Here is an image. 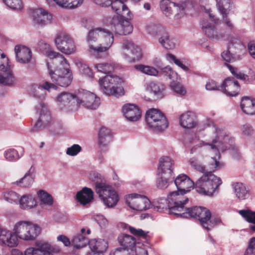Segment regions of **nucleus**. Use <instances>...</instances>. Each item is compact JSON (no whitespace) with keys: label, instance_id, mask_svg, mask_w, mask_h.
Masks as SVG:
<instances>
[{"label":"nucleus","instance_id":"a18cd8bd","mask_svg":"<svg viewBox=\"0 0 255 255\" xmlns=\"http://www.w3.org/2000/svg\"><path fill=\"white\" fill-rule=\"evenodd\" d=\"M132 255H147V248L143 244L137 243L133 248H131Z\"/></svg>","mask_w":255,"mask_h":255},{"label":"nucleus","instance_id":"3c124183","mask_svg":"<svg viewBox=\"0 0 255 255\" xmlns=\"http://www.w3.org/2000/svg\"><path fill=\"white\" fill-rule=\"evenodd\" d=\"M226 65L228 68L232 75L236 78L243 80H246L248 78V76L247 75L239 71L237 68L233 67L232 65L229 64H226Z\"/></svg>","mask_w":255,"mask_h":255},{"label":"nucleus","instance_id":"473e14b6","mask_svg":"<svg viewBox=\"0 0 255 255\" xmlns=\"http://www.w3.org/2000/svg\"><path fill=\"white\" fill-rule=\"evenodd\" d=\"M20 206L23 209H29L35 207L37 204L35 198L31 194L23 195L19 200Z\"/></svg>","mask_w":255,"mask_h":255},{"label":"nucleus","instance_id":"393cba45","mask_svg":"<svg viewBox=\"0 0 255 255\" xmlns=\"http://www.w3.org/2000/svg\"><path fill=\"white\" fill-rule=\"evenodd\" d=\"M91 231L89 228L81 229L80 233L75 236L72 240V244L74 247L77 249L85 247L90 241L86 235H89Z\"/></svg>","mask_w":255,"mask_h":255},{"label":"nucleus","instance_id":"1a4fd4ad","mask_svg":"<svg viewBox=\"0 0 255 255\" xmlns=\"http://www.w3.org/2000/svg\"><path fill=\"white\" fill-rule=\"evenodd\" d=\"M146 30L149 33L159 36V42L166 49H171L175 47V43L162 26L152 24L146 26Z\"/></svg>","mask_w":255,"mask_h":255},{"label":"nucleus","instance_id":"f257e3e1","mask_svg":"<svg viewBox=\"0 0 255 255\" xmlns=\"http://www.w3.org/2000/svg\"><path fill=\"white\" fill-rule=\"evenodd\" d=\"M212 163L207 169V171L194 183V188L196 191L202 195L213 196V194L218 191L219 187L222 184V181L220 177L215 175L213 173L218 168H220L221 164L216 158L212 157Z\"/></svg>","mask_w":255,"mask_h":255},{"label":"nucleus","instance_id":"bb28decb","mask_svg":"<svg viewBox=\"0 0 255 255\" xmlns=\"http://www.w3.org/2000/svg\"><path fill=\"white\" fill-rule=\"evenodd\" d=\"M76 199L81 204L87 205L94 199V192L91 188L85 187L77 192Z\"/></svg>","mask_w":255,"mask_h":255},{"label":"nucleus","instance_id":"6e6552de","mask_svg":"<svg viewBox=\"0 0 255 255\" xmlns=\"http://www.w3.org/2000/svg\"><path fill=\"white\" fill-rule=\"evenodd\" d=\"M122 13L117 14V15L114 16L111 20V27L112 30L116 34L119 35H127L132 32L133 27L130 22L128 20L130 18H128L122 16Z\"/></svg>","mask_w":255,"mask_h":255},{"label":"nucleus","instance_id":"c756f323","mask_svg":"<svg viewBox=\"0 0 255 255\" xmlns=\"http://www.w3.org/2000/svg\"><path fill=\"white\" fill-rule=\"evenodd\" d=\"M98 145L101 147L106 146L112 141L113 136L110 130L105 127H102L98 132Z\"/></svg>","mask_w":255,"mask_h":255},{"label":"nucleus","instance_id":"ea45409f","mask_svg":"<svg viewBox=\"0 0 255 255\" xmlns=\"http://www.w3.org/2000/svg\"><path fill=\"white\" fill-rule=\"evenodd\" d=\"M53 1L62 7L74 8L82 4L83 0H53Z\"/></svg>","mask_w":255,"mask_h":255},{"label":"nucleus","instance_id":"5701e85b","mask_svg":"<svg viewBox=\"0 0 255 255\" xmlns=\"http://www.w3.org/2000/svg\"><path fill=\"white\" fill-rule=\"evenodd\" d=\"M14 51L17 61L21 63L29 62L32 58V53L30 49L22 45H16Z\"/></svg>","mask_w":255,"mask_h":255},{"label":"nucleus","instance_id":"6ab92c4d","mask_svg":"<svg viewBox=\"0 0 255 255\" xmlns=\"http://www.w3.org/2000/svg\"><path fill=\"white\" fill-rule=\"evenodd\" d=\"M173 160L169 156H163L159 159L158 171L161 175L172 176L174 168Z\"/></svg>","mask_w":255,"mask_h":255},{"label":"nucleus","instance_id":"5fc2aeb1","mask_svg":"<svg viewBox=\"0 0 255 255\" xmlns=\"http://www.w3.org/2000/svg\"><path fill=\"white\" fill-rule=\"evenodd\" d=\"M5 157L8 161H14L18 159L20 156L18 151L14 149H9L5 151Z\"/></svg>","mask_w":255,"mask_h":255},{"label":"nucleus","instance_id":"423d86ee","mask_svg":"<svg viewBox=\"0 0 255 255\" xmlns=\"http://www.w3.org/2000/svg\"><path fill=\"white\" fill-rule=\"evenodd\" d=\"M186 192L174 191L171 192L167 197L168 202L169 213L173 214L176 217L183 218V212H186L185 205L189 199L184 196Z\"/></svg>","mask_w":255,"mask_h":255},{"label":"nucleus","instance_id":"20e7f679","mask_svg":"<svg viewBox=\"0 0 255 255\" xmlns=\"http://www.w3.org/2000/svg\"><path fill=\"white\" fill-rule=\"evenodd\" d=\"M60 62V66L54 69V71L48 67L49 74L52 81L55 84L61 87H66L68 86L73 80V74L70 69L69 64L64 57H60L57 60Z\"/></svg>","mask_w":255,"mask_h":255},{"label":"nucleus","instance_id":"ddd939ff","mask_svg":"<svg viewBox=\"0 0 255 255\" xmlns=\"http://www.w3.org/2000/svg\"><path fill=\"white\" fill-rule=\"evenodd\" d=\"M126 203L131 209L139 211L148 209L150 205V201L146 196L138 194L127 196Z\"/></svg>","mask_w":255,"mask_h":255},{"label":"nucleus","instance_id":"f8f14e48","mask_svg":"<svg viewBox=\"0 0 255 255\" xmlns=\"http://www.w3.org/2000/svg\"><path fill=\"white\" fill-rule=\"evenodd\" d=\"M183 218H192L198 220L201 223H206L211 219V213L209 210L202 207L194 206L186 209L182 214Z\"/></svg>","mask_w":255,"mask_h":255},{"label":"nucleus","instance_id":"338daca9","mask_svg":"<svg viewBox=\"0 0 255 255\" xmlns=\"http://www.w3.org/2000/svg\"><path fill=\"white\" fill-rule=\"evenodd\" d=\"M245 255H255V238H253L251 240Z\"/></svg>","mask_w":255,"mask_h":255},{"label":"nucleus","instance_id":"864d4df0","mask_svg":"<svg viewBox=\"0 0 255 255\" xmlns=\"http://www.w3.org/2000/svg\"><path fill=\"white\" fill-rule=\"evenodd\" d=\"M7 6L13 9H20L22 7L21 0H2Z\"/></svg>","mask_w":255,"mask_h":255},{"label":"nucleus","instance_id":"de8ad7c7","mask_svg":"<svg viewBox=\"0 0 255 255\" xmlns=\"http://www.w3.org/2000/svg\"><path fill=\"white\" fill-rule=\"evenodd\" d=\"M29 241L34 240L41 233V228L38 224L27 226Z\"/></svg>","mask_w":255,"mask_h":255},{"label":"nucleus","instance_id":"49530a36","mask_svg":"<svg viewBox=\"0 0 255 255\" xmlns=\"http://www.w3.org/2000/svg\"><path fill=\"white\" fill-rule=\"evenodd\" d=\"M138 70L151 76H157L158 75V71L154 67L143 65H138L135 66Z\"/></svg>","mask_w":255,"mask_h":255},{"label":"nucleus","instance_id":"7c9ffc66","mask_svg":"<svg viewBox=\"0 0 255 255\" xmlns=\"http://www.w3.org/2000/svg\"><path fill=\"white\" fill-rule=\"evenodd\" d=\"M35 225V224H15L13 228V232L18 239L25 241H29V232L27 226Z\"/></svg>","mask_w":255,"mask_h":255},{"label":"nucleus","instance_id":"a878e982","mask_svg":"<svg viewBox=\"0 0 255 255\" xmlns=\"http://www.w3.org/2000/svg\"><path fill=\"white\" fill-rule=\"evenodd\" d=\"M160 6L161 10L167 16H169L172 13L173 8L176 9L177 11H181L185 10L184 3L177 5L170 0H162Z\"/></svg>","mask_w":255,"mask_h":255},{"label":"nucleus","instance_id":"4d7b16f0","mask_svg":"<svg viewBox=\"0 0 255 255\" xmlns=\"http://www.w3.org/2000/svg\"><path fill=\"white\" fill-rule=\"evenodd\" d=\"M172 89L181 96H184L186 91L183 86L179 83L172 82L170 84Z\"/></svg>","mask_w":255,"mask_h":255},{"label":"nucleus","instance_id":"72a5a7b5","mask_svg":"<svg viewBox=\"0 0 255 255\" xmlns=\"http://www.w3.org/2000/svg\"><path fill=\"white\" fill-rule=\"evenodd\" d=\"M39 48L40 51L45 53V54L50 58H56L57 60L60 59V57H64L61 54L51 51L50 50V45L44 41L41 40L38 43Z\"/></svg>","mask_w":255,"mask_h":255},{"label":"nucleus","instance_id":"dca6fc26","mask_svg":"<svg viewBox=\"0 0 255 255\" xmlns=\"http://www.w3.org/2000/svg\"><path fill=\"white\" fill-rule=\"evenodd\" d=\"M240 86L234 78H226L221 85V91L229 96H236L240 92Z\"/></svg>","mask_w":255,"mask_h":255},{"label":"nucleus","instance_id":"69168bd1","mask_svg":"<svg viewBox=\"0 0 255 255\" xmlns=\"http://www.w3.org/2000/svg\"><path fill=\"white\" fill-rule=\"evenodd\" d=\"M79 68L81 72L85 76L89 77H92L93 76V72L88 65L81 64Z\"/></svg>","mask_w":255,"mask_h":255},{"label":"nucleus","instance_id":"cd10ccee","mask_svg":"<svg viewBox=\"0 0 255 255\" xmlns=\"http://www.w3.org/2000/svg\"><path fill=\"white\" fill-rule=\"evenodd\" d=\"M242 111L248 115H255V100L249 97L242 98L240 104Z\"/></svg>","mask_w":255,"mask_h":255},{"label":"nucleus","instance_id":"7ed1b4c3","mask_svg":"<svg viewBox=\"0 0 255 255\" xmlns=\"http://www.w3.org/2000/svg\"><path fill=\"white\" fill-rule=\"evenodd\" d=\"M99 176L98 173H94L93 177H91L95 182L96 192L106 206L115 207L119 200V195L111 186L102 181L99 182Z\"/></svg>","mask_w":255,"mask_h":255},{"label":"nucleus","instance_id":"680f3d73","mask_svg":"<svg viewBox=\"0 0 255 255\" xmlns=\"http://www.w3.org/2000/svg\"><path fill=\"white\" fill-rule=\"evenodd\" d=\"M56 86L48 82H45L43 85H39L37 87V89L35 90L36 93H38L39 91H43L44 90L49 91L51 89H56Z\"/></svg>","mask_w":255,"mask_h":255},{"label":"nucleus","instance_id":"f704fd0d","mask_svg":"<svg viewBox=\"0 0 255 255\" xmlns=\"http://www.w3.org/2000/svg\"><path fill=\"white\" fill-rule=\"evenodd\" d=\"M41 107L45 113L40 114L39 119L35 125L34 128H37V129H40L42 125L44 127L48 125L51 119L49 112L47 110L46 107L43 106V104H41Z\"/></svg>","mask_w":255,"mask_h":255},{"label":"nucleus","instance_id":"09e8293b","mask_svg":"<svg viewBox=\"0 0 255 255\" xmlns=\"http://www.w3.org/2000/svg\"><path fill=\"white\" fill-rule=\"evenodd\" d=\"M239 214L249 223H255V211L250 210H242Z\"/></svg>","mask_w":255,"mask_h":255},{"label":"nucleus","instance_id":"bf43d9fd","mask_svg":"<svg viewBox=\"0 0 255 255\" xmlns=\"http://www.w3.org/2000/svg\"><path fill=\"white\" fill-rule=\"evenodd\" d=\"M189 162L191 166L195 169L202 173H204L207 171L205 169V167L201 165L195 158H190Z\"/></svg>","mask_w":255,"mask_h":255},{"label":"nucleus","instance_id":"052dcab7","mask_svg":"<svg viewBox=\"0 0 255 255\" xmlns=\"http://www.w3.org/2000/svg\"><path fill=\"white\" fill-rule=\"evenodd\" d=\"M81 150L82 148L79 144H74L67 149L66 153L70 156H75L79 153Z\"/></svg>","mask_w":255,"mask_h":255},{"label":"nucleus","instance_id":"0e129e2a","mask_svg":"<svg viewBox=\"0 0 255 255\" xmlns=\"http://www.w3.org/2000/svg\"><path fill=\"white\" fill-rule=\"evenodd\" d=\"M150 87L151 91L156 95L161 94L163 90L162 85L160 86L159 84L155 83H150Z\"/></svg>","mask_w":255,"mask_h":255},{"label":"nucleus","instance_id":"39448f33","mask_svg":"<svg viewBox=\"0 0 255 255\" xmlns=\"http://www.w3.org/2000/svg\"><path fill=\"white\" fill-rule=\"evenodd\" d=\"M122 82L118 76L107 75L99 79V84L100 89L106 95L119 97L124 95V89L120 86Z\"/></svg>","mask_w":255,"mask_h":255},{"label":"nucleus","instance_id":"f03ea898","mask_svg":"<svg viewBox=\"0 0 255 255\" xmlns=\"http://www.w3.org/2000/svg\"><path fill=\"white\" fill-rule=\"evenodd\" d=\"M87 41L90 49L95 52H104L111 48L114 41V37L110 30L98 27L89 32Z\"/></svg>","mask_w":255,"mask_h":255},{"label":"nucleus","instance_id":"774afa93","mask_svg":"<svg viewBox=\"0 0 255 255\" xmlns=\"http://www.w3.org/2000/svg\"><path fill=\"white\" fill-rule=\"evenodd\" d=\"M129 230L131 234L139 237L144 238L147 233V232H145L141 229H136L130 226L129 227Z\"/></svg>","mask_w":255,"mask_h":255},{"label":"nucleus","instance_id":"9d476101","mask_svg":"<svg viewBox=\"0 0 255 255\" xmlns=\"http://www.w3.org/2000/svg\"><path fill=\"white\" fill-rule=\"evenodd\" d=\"M121 53L129 62L139 60L142 57L141 49L131 41L126 40L121 47Z\"/></svg>","mask_w":255,"mask_h":255},{"label":"nucleus","instance_id":"412c9836","mask_svg":"<svg viewBox=\"0 0 255 255\" xmlns=\"http://www.w3.org/2000/svg\"><path fill=\"white\" fill-rule=\"evenodd\" d=\"M57 101L61 106L67 107L71 110H76L78 94L76 95L69 93L62 92L58 97Z\"/></svg>","mask_w":255,"mask_h":255},{"label":"nucleus","instance_id":"a19ab883","mask_svg":"<svg viewBox=\"0 0 255 255\" xmlns=\"http://www.w3.org/2000/svg\"><path fill=\"white\" fill-rule=\"evenodd\" d=\"M37 196L40 200L41 204H44L49 206H51L53 205V197L44 190H39L37 192Z\"/></svg>","mask_w":255,"mask_h":255},{"label":"nucleus","instance_id":"a211bd4d","mask_svg":"<svg viewBox=\"0 0 255 255\" xmlns=\"http://www.w3.org/2000/svg\"><path fill=\"white\" fill-rule=\"evenodd\" d=\"M0 242L6 246L14 248L18 245L19 240L14 232L0 228Z\"/></svg>","mask_w":255,"mask_h":255},{"label":"nucleus","instance_id":"13d9d810","mask_svg":"<svg viewBox=\"0 0 255 255\" xmlns=\"http://www.w3.org/2000/svg\"><path fill=\"white\" fill-rule=\"evenodd\" d=\"M217 3V7L222 15H227V9L225 8V6L227 4H229V0H216Z\"/></svg>","mask_w":255,"mask_h":255},{"label":"nucleus","instance_id":"b1692460","mask_svg":"<svg viewBox=\"0 0 255 255\" xmlns=\"http://www.w3.org/2000/svg\"><path fill=\"white\" fill-rule=\"evenodd\" d=\"M180 125L184 128L191 129L195 128L197 124L195 115L190 111L182 114L179 118Z\"/></svg>","mask_w":255,"mask_h":255},{"label":"nucleus","instance_id":"4be33fe9","mask_svg":"<svg viewBox=\"0 0 255 255\" xmlns=\"http://www.w3.org/2000/svg\"><path fill=\"white\" fill-rule=\"evenodd\" d=\"M177 190L183 192H188L194 186V182L186 174H179L174 180Z\"/></svg>","mask_w":255,"mask_h":255},{"label":"nucleus","instance_id":"2f4dec72","mask_svg":"<svg viewBox=\"0 0 255 255\" xmlns=\"http://www.w3.org/2000/svg\"><path fill=\"white\" fill-rule=\"evenodd\" d=\"M50 250V245L43 244L39 248H29L26 249L25 255H52Z\"/></svg>","mask_w":255,"mask_h":255},{"label":"nucleus","instance_id":"4468645a","mask_svg":"<svg viewBox=\"0 0 255 255\" xmlns=\"http://www.w3.org/2000/svg\"><path fill=\"white\" fill-rule=\"evenodd\" d=\"M55 43L58 50L66 54H71L76 50L73 40L65 33L58 34L55 39Z\"/></svg>","mask_w":255,"mask_h":255},{"label":"nucleus","instance_id":"37998d69","mask_svg":"<svg viewBox=\"0 0 255 255\" xmlns=\"http://www.w3.org/2000/svg\"><path fill=\"white\" fill-rule=\"evenodd\" d=\"M159 76H162L166 79H169L170 80H174L177 76V74L174 72L172 68L169 66L165 67L161 69L158 72Z\"/></svg>","mask_w":255,"mask_h":255},{"label":"nucleus","instance_id":"8fccbe9b","mask_svg":"<svg viewBox=\"0 0 255 255\" xmlns=\"http://www.w3.org/2000/svg\"><path fill=\"white\" fill-rule=\"evenodd\" d=\"M3 197L5 200L11 203H17L19 199L18 194L12 191L4 192Z\"/></svg>","mask_w":255,"mask_h":255},{"label":"nucleus","instance_id":"c85d7f7f","mask_svg":"<svg viewBox=\"0 0 255 255\" xmlns=\"http://www.w3.org/2000/svg\"><path fill=\"white\" fill-rule=\"evenodd\" d=\"M89 247L92 251L91 253L102 254L106 251L108 247V242L103 239H92L89 242Z\"/></svg>","mask_w":255,"mask_h":255},{"label":"nucleus","instance_id":"58836bf2","mask_svg":"<svg viewBox=\"0 0 255 255\" xmlns=\"http://www.w3.org/2000/svg\"><path fill=\"white\" fill-rule=\"evenodd\" d=\"M115 65L113 62H109L95 65V68L100 72L109 75L114 70Z\"/></svg>","mask_w":255,"mask_h":255},{"label":"nucleus","instance_id":"603ef678","mask_svg":"<svg viewBox=\"0 0 255 255\" xmlns=\"http://www.w3.org/2000/svg\"><path fill=\"white\" fill-rule=\"evenodd\" d=\"M231 45L230 43L228 46L227 50L224 51L221 54V56L223 59L228 63L233 62L236 60V58L232 53H231L230 49H231Z\"/></svg>","mask_w":255,"mask_h":255},{"label":"nucleus","instance_id":"9b49d317","mask_svg":"<svg viewBox=\"0 0 255 255\" xmlns=\"http://www.w3.org/2000/svg\"><path fill=\"white\" fill-rule=\"evenodd\" d=\"M100 99L94 93L82 90L78 93L77 109L81 105L90 109H96L100 105Z\"/></svg>","mask_w":255,"mask_h":255},{"label":"nucleus","instance_id":"c9c22d12","mask_svg":"<svg viewBox=\"0 0 255 255\" xmlns=\"http://www.w3.org/2000/svg\"><path fill=\"white\" fill-rule=\"evenodd\" d=\"M202 29L205 34L210 38L218 40L223 37V34L217 31L214 26L202 25Z\"/></svg>","mask_w":255,"mask_h":255},{"label":"nucleus","instance_id":"f3484780","mask_svg":"<svg viewBox=\"0 0 255 255\" xmlns=\"http://www.w3.org/2000/svg\"><path fill=\"white\" fill-rule=\"evenodd\" d=\"M32 17L34 24L41 27L50 23L52 19V15L42 8L33 10Z\"/></svg>","mask_w":255,"mask_h":255},{"label":"nucleus","instance_id":"4c0bfd02","mask_svg":"<svg viewBox=\"0 0 255 255\" xmlns=\"http://www.w3.org/2000/svg\"><path fill=\"white\" fill-rule=\"evenodd\" d=\"M120 244L127 249L133 248V247L136 244L135 243V239L128 235H121L118 237Z\"/></svg>","mask_w":255,"mask_h":255},{"label":"nucleus","instance_id":"e433bc0d","mask_svg":"<svg viewBox=\"0 0 255 255\" xmlns=\"http://www.w3.org/2000/svg\"><path fill=\"white\" fill-rule=\"evenodd\" d=\"M234 187L236 196L239 199L244 200L249 197V191L244 184L236 183Z\"/></svg>","mask_w":255,"mask_h":255},{"label":"nucleus","instance_id":"6e6d98bb","mask_svg":"<svg viewBox=\"0 0 255 255\" xmlns=\"http://www.w3.org/2000/svg\"><path fill=\"white\" fill-rule=\"evenodd\" d=\"M171 177L164 175H161V177L158 178L156 180L157 187L161 189L167 188L168 186V180Z\"/></svg>","mask_w":255,"mask_h":255},{"label":"nucleus","instance_id":"79ce46f5","mask_svg":"<svg viewBox=\"0 0 255 255\" xmlns=\"http://www.w3.org/2000/svg\"><path fill=\"white\" fill-rule=\"evenodd\" d=\"M34 182V177L29 172L25 174L19 181H17L15 184L20 187L24 188L29 187Z\"/></svg>","mask_w":255,"mask_h":255},{"label":"nucleus","instance_id":"c03bdc74","mask_svg":"<svg viewBox=\"0 0 255 255\" xmlns=\"http://www.w3.org/2000/svg\"><path fill=\"white\" fill-rule=\"evenodd\" d=\"M15 78L10 72L0 74V84L5 86H10L13 84Z\"/></svg>","mask_w":255,"mask_h":255},{"label":"nucleus","instance_id":"aec40b11","mask_svg":"<svg viewBox=\"0 0 255 255\" xmlns=\"http://www.w3.org/2000/svg\"><path fill=\"white\" fill-rule=\"evenodd\" d=\"M122 111L124 116L129 121L136 122L141 118V112L135 105L126 104L123 107Z\"/></svg>","mask_w":255,"mask_h":255},{"label":"nucleus","instance_id":"e2e57ef3","mask_svg":"<svg viewBox=\"0 0 255 255\" xmlns=\"http://www.w3.org/2000/svg\"><path fill=\"white\" fill-rule=\"evenodd\" d=\"M166 58L168 60L173 61L174 63L181 67L182 69L187 71L188 70V68L184 65L179 59H176L175 56L170 53L167 54Z\"/></svg>","mask_w":255,"mask_h":255},{"label":"nucleus","instance_id":"0eeeda50","mask_svg":"<svg viewBox=\"0 0 255 255\" xmlns=\"http://www.w3.org/2000/svg\"><path fill=\"white\" fill-rule=\"evenodd\" d=\"M145 120L148 127L155 131H161L166 129L168 125L163 113L155 109L147 111Z\"/></svg>","mask_w":255,"mask_h":255},{"label":"nucleus","instance_id":"2eb2a0df","mask_svg":"<svg viewBox=\"0 0 255 255\" xmlns=\"http://www.w3.org/2000/svg\"><path fill=\"white\" fill-rule=\"evenodd\" d=\"M216 137L211 142H205L204 144L209 146V148L214 153L215 155L220 157V150L224 151L227 149V147L222 145L221 139H225L227 136V132L225 129L220 128H216Z\"/></svg>","mask_w":255,"mask_h":255}]
</instances>
